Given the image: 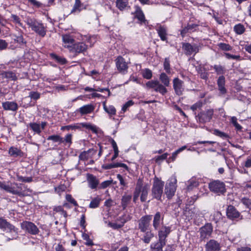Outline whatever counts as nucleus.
Returning <instances> with one entry per match:
<instances>
[{
    "mask_svg": "<svg viewBox=\"0 0 251 251\" xmlns=\"http://www.w3.org/2000/svg\"><path fill=\"white\" fill-rule=\"evenodd\" d=\"M29 126L35 132L39 134L41 131L40 128V125L36 123H30L29 124Z\"/></svg>",
    "mask_w": 251,
    "mask_h": 251,
    "instance_id": "nucleus-38",
    "label": "nucleus"
},
{
    "mask_svg": "<svg viewBox=\"0 0 251 251\" xmlns=\"http://www.w3.org/2000/svg\"><path fill=\"white\" fill-rule=\"evenodd\" d=\"M9 153L11 156L17 157L21 156L22 152L20 150L14 147H11L9 150Z\"/></svg>",
    "mask_w": 251,
    "mask_h": 251,
    "instance_id": "nucleus-35",
    "label": "nucleus"
},
{
    "mask_svg": "<svg viewBox=\"0 0 251 251\" xmlns=\"http://www.w3.org/2000/svg\"><path fill=\"white\" fill-rule=\"evenodd\" d=\"M205 251H220V244L216 240H210L205 246Z\"/></svg>",
    "mask_w": 251,
    "mask_h": 251,
    "instance_id": "nucleus-19",
    "label": "nucleus"
},
{
    "mask_svg": "<svg viewBox=\"0 0 251 251\" xmlns=\"http://www.w3.org/2000/svg\"><path fill=\"white\" fill-rule=\"evenodd\" d=\"M82 238L84 240L86 241V245L88 246H92L93 245L92 241L90 239L89 236L86 233L82 234Z\"/></svg>",
    "mask_w": 251,
    "mask_h": 251,
    "instance_id": "nucleus-55",
    "label": "nucleus"
},
{
    "mask_svg": "<svg viewBox=\"0 0 251 251\" xmlns=\"http://www.w3.org/2000/svg\"><path fill=\"white\" fill-rule=\"evenodd\" d=\"M214 134L224 139H226L228 138V135L226 133L222 132L218 129H215L214 130Z\"/></svg>",
    "mask_w": 251,
    "mask_h": 251,
    "instance_id": "nucleus-47",
    "label": "nucleus"
},
{
    "mask_svg": "<svg viewBox=\"0 0 251 251\" xmlns=\"http://www.w3.org/2000/svg\"><path fill=\"white\" fill-rule=\"evenodd\" d=\"M0 228L4 231L14 233L15 235L17 236L18 228L2 218H0Z\"/></svg>",
    "mask_w": 251,
    "mask_h": 251,
    "instance_id": "nucleus-10",
    "label": "nucleus"
},
{
    "mask_svg": "<svg viewBox=\"0 0 251 251\" xmlns=\"http://www.w3.org/2000/svg\"><path fill=\"white\" fill-rule=\"evenodd\" d=\"M1 75L3 77L11 80H15L17 78L15 74L11 71L4 72L1 74Z\"/></svg>",
    "mask_w": 251,
    "mask_h": 251,
    "instance_id": "nucleus-33",
    "label": "nucleus"
},
{
    "mask_svg": "<svg viewBox=\"0 0 251 251\" xmlns=\"http://www.w3.org/2000/svg\"><path fill=\"white\" fill-rule=\"evenodd\" d=\"M213 113V109H208L206 112H201L198 115L199 121L201 123L209 122L212 118Z\"/></svg>",
    "mask_w": 251,
    "mask_h": 251,
    "instance_id": "nucleus-16",
    "label": "nucleus"
},
{
    "mask_svg": "<svg viewBox=\"0 0 251 251\" xmlns=\"http://www.w3.org/2000/svg\"><path fill=\"white\" fill-rule=\"evenodd\" d=\"M165 241H159L151 245V251H162V248L165 245Z\"/></svg>",
    "mask_w": 251,
    "mask_h": 251,
    "instance_id": "nucleus-26",
    "label": "nucleus"
},
{
    "mask_svg": "<svg viewBox=\"0 0 251 251\" xmlns=\"http://www.w3.org/2000/svg\"><path fill=\"white\" fill-rule=\"evenodd\" d=\"M17 180L23 182H30L32 180V178L31 177H24L17 175Z\"/></svg>",
    "mask_w": 251,
    "mask_h": 251,
    "instance_id": "nucleus-45",
    "label": "nucleus"
},
{
    "mask_svg": "<svg viewBox=\"0 0 251 251\" xmlns=\"http://www.w3.org/2000/svg\"><path fill=\"white\" fill-rule=\"evenodd\" d=\"M51 56L55 59L58 62L61 63V64H65L66 62V60L65 58L60 57L55 54H51Z\"/></svg>",
    "mask_w": 251,
    "mask_h": 251,
    "instance_id": "nucleus-60",
    "label": "nucleus"
},
{
    "mask_svg": "<svg viewBox=\"0 0 251 251\" xmlns=\"http://www.w3.org/2000/svg\"><path fill=\"white\" fill-rule=\"evenodd\" d=\"M131 199V195H124L122 199V205L124 208H125L129 203Z\"/></svg>",
    "mask_w": 251,
    "mask_h": 251,
    "instance_id": "nucleus-37",
    "label": "nucleus"
},
{
    "mask_svg": "<svg viewBox=\"0 0 251 251\" xmlns=\"http://www.w3.org/2000/svg\"><path fill=\"white\" fill-rule=\"evenodd\" d=\"M234 30L237 34H242L245 32V28L243 25L239 24L234 26Z\"/></svg>",
    "mask_w": 251,
    "mask_h": 251,
    "instance_id": "nucleus-39",
    "label": "nucleus"
},
{
    "mask_svg": "<svg viewBox=\"0 0 251 251\" xmlns=\"http://www.w3.org/2000/svg\"><path fill=\"white\" fill-rule=\"evenodd\" d=\"M171 232V227L163 226L158 232L159 241H165V239Z\"/></svg>",
    "mask_w": 251,
    "mask_h": 251,
    "instance_id": "nucleus-22",
    "label": "nucleus"
},
{
    "mask_svg": "<svg viewBox=\"0 0 251 251\" xmlns=\"http://www.w3.org/2000/svg\"><path fill=\"white\" fill-rule=\"evenodd\" d=\"M81 6V1L80 0H75V3L74 5L73 9H72V12H75L76 11H80V8Z\"/></svg>",
    "mask_w": 251,
    "mask_h": 251,
    "instance_id": "nucleus-49",
    "label": "nucleus"
},
{
    "mask_svg": "<svg viewBox=\"0 0 251 251\" xmlns=\"http://www.w3.org/2000/svg\"><path fill=\"white\" fill-rule=\"evenodd\" d=\"M130 216L128 215H124L118 218V220L120 222V224L123 225V226L124 224L127 221L130 220Z\"/></svg>",
    "mask_w": 251,
    "mask_h": 251,
    "instance_id": "nucleus-44",
    "label": "nucleus"
},
{
    "mask_svg": "<svg viewBox=\"0 0 251 251\" xmlns=\"http://www.w3.org/2000/svg\"><path fill=\"white\" fill-rule=\"evenodd\" d=\"M164 69L166 71V72L170 74V61L169 59L167 58L165 59L164 62Z\"/></svg>",
    "mask_w": 251,
    "mask_h": 251,
    "instance_id": "nucleus-52",
    "label": "nucleus"
},
{
    "mask_svg": "<svg viewBox=\"0 0 251 251\" xmlns=\"http://www.w3.org/2000/svg\"><path fill=\"white\" fill-rule=\"evenodd\" d=\"M135 16L141 22H144L145 21L144 14L142 11L141 9L138 7H135Z\"/></svg>",
    "mask_w": 251,
    "mask_h": 251,
    "instance_id": "nucleus-29",
    "label": "nucleus"
},
{
    "mask_svg": "<svg viewBox=\"0 0 251 251\" xmlns=\"http://www.w3.org/2000/svg\"><path fill=\"white\" fill-rule=\"evenodd\" d=\"M163 218L161 217V214L159 212H157L154 216L152 226L155 230H157L160 226L162 222Z\"/></svg>",
    "mask_w": 251,
    "mask_h": 251,
    "instance_id": "nucleus-24",
    "label": "nucleus"
},
{
    "mask_svg": "<svg viewBox=\"0 0 251 251\" xmlns=\"http://www.w3.org/2000/svg\"><path fill=\"white\" fill-rule=\"evenodd\" d=\"M100 199L99 197H96L93 199L90 203L89 207L91 208H95L99 206Z\"/></svg>",
    "mask_w": 251,
    "mask_h": 251,
    "instance_id": "nucleus-40",
    "label": "nucleus"
},
{
    "mask_svg": "<svg viewBox=\"0 0 251 251\" xmlns=\"http://www.w3.org/2000/svg\"><path fill=\"white\" fill-rule=\"evenodd\" d=\"M116 67L119 73L125 75L127 73L128 69V63L121 56H118L115 60Z\"/></svg>",
    "mask_w": 251,
    "mask_h": 251,
    "instance_id": "nucleus-6",
    "label": "nucleus"
},
{
    "mask_svg": "<svg viewBox=\"0 0 251 251\" xmlns=\"http://www.w3.org/2000/svg\"><path fill=\"white\" fill-rule=\"evenodd\" d=\"M74 39H76L78 40L82 41H85L86 40H87V42H89L90 40H91L92 38L90 37L88 39H87V37L85 36H83L81 34H78L75 36H73Z\"/></svg>",
    "mask_w": 251,
    "mask_h": 251,
    "instance_id": "nucleus-51",
    "label": "nucleus"
},
{
    "mask_svg": "<svg viewBox=\"0 0 251 251\" xmlns=\"http://www.w3.org/2000/svg\"><path fill=\"white\" fill-rule=\"evenodd\" d=\"M49 140H52L55 142H59L63 143L64 142V140L62 138H61L59 135H51L48 137V138Z\"/></svg>",
    "mask_w": 251,
    "mask_h": 251,
    "instance_id": "nucleus-43",
    "label": "nucleus"
},
{
    "mask_svg": "<svg viewBox=\"0 0 251 251\" xmlns=\"http://www.w3.org/2000/svg\"><path fill=\"white\" fill-rule=\"evenodd\" d=\"M224 55L228 59H233V60H240V58H241L240 55H232L229 53H225Z\"/></svg>",
    "mask_w": 251,
    "mask_h": 251,
    "instance_id": "nucleus-53",
    "label": "nucleus"
},
{
    "mask_svg": "<svg viewBox=\"0 0 251 251\" xmlns=\"http://www.w3.org/2000/svg\"><path fill=\"white\" fill-rule=\"evenodd\" d=\"M213 227L211 224H206L200 229V239L204 240L211 236Z\"/></svg>",
    "mask_w": 251,
    "mask_h": 251,
    "instance_id": "nucleus-12",
    "label": "nucleus"
},
{
    "mask_svg": "<svg viewBox=\"0 0 251 251\" xmlns=\"http://www.w3.org/2000/svg\"><path fill=\"white\" fill-rule=\"evenodd\" d=\"M87 181L89 187L92 189H96L99 184V179L93 175L90 174H87Z\"/></svg>",
    "mask_w": 251,
    "mask_h": 251,
    "instance_id": "nucleus-20",
    "label": "nucleus"
},
{
    "mask_svg": "<svg viewBox=\"0 0 251 251\" xmlns=\"http://www.w3.org/2000/svg\"><path fill=\"white\" fill-rule=\"evenodd\" d=\"M79 158L80 160H86L89 158H91L88 151H84L82 152L79 155Z\"/></svg>",
    "mask_w": 251,
    "mask_h": 251,
    "instance_id": "nucleus-46",
    "label": "nucleus"
},
{
    "mask_svg": "<svg viewBox=\"0 0 251 251\" xmlns=\"http://www.w3.org/2000/svg\"><path fill=\"white\" fill-rule=\"evenodd\" d=\"M103 109L104 110L110 115H114L116 114V110L113 105L107 106L105 102L103 103Z\"/></svg>",
    "mask_w": 251,
    "mask_h": 251,
    "instance_id": "nucleus-32",
    "label": "nucleus"
},
{
    "mask_svg": "<svg viewBox=\"0 0 251 251\" xmlns=\"http://www.w3.org/2000/svg\"><path fill=\"white\" fill-rule=\"evenodd\" d=\"M95 106L92 104L84 105L77 109L75 112L79 113L81 116L89 114L94 111Z\"/></svg>",
    "mask_w": 251,
    "mask_h": 251,
    "instance_id": "nucleus-17",
    "label": "nucleus"
},
{
    "mask_svg": "<svg viewBox=\"0 0 251 251\" xmlns=\"http://www.w3.org/2000/svg\"><path fill=\"white\" fill-rule=\"evenodd\" d=\"M218 86H223L225 84V78L223 75L220 76L217 81Z\"/></svg>",
    "mask_w": 251,
    "mask_h": 251,
    "instance_id": "nucleus-63",
    "label": "nucleus"
},
{
    "mask_svg": "<svg viewBox=\"0 0 251 251\" xmlns=\"http://www.w3.org/2000/svg\"><path fill=\"white\" fill-rule=\"evenodd\" d=\"M26 24L38 35L44 37L47 33V27L42 23L38 22L34 18L27 17L25 21Z\"/></svg>",
    "mask_w": 251,
    "mask_h": 251,
    "instance_id": "nucleus-3",
    "label": "nucleus"
},
{
    "mask_svg": "<svg viewBox=\"0 0 251 251\" xmlns=\"http://www.w3.org/2000/svg\"><path fill=\"white\" fill-rule=\"evenodd\" d=\"M173 88L176 95L181 96L184 90V82L178 77H175L173 80Z\"/></svg>",
    "mask_w": 251,
    "mask_h": 251,
    "instance_id": "nucleus-13",
    "label": "nucleus"
},
{
    "mask_svg": "<svg viewBox=\"0 0 251 251\" xmlns=\"http://www.w3.org/2000/svg\"><path fill=\"white\" fill-rule=\"evenodd\" d=\"M79 125H81V127H85L86 129L91 130L94 132H97V127L96 126L93 125L90 123H80Z\"/></svg>",
    "mask_w": 251,
    "mask_h": 251,
    "instance_id": "nucleus-36",
    "label": "nucleus"
},
{
    "mask_svg": "<svg viewBox=\"0 0 251 251\" xmlns=\"http://www.w3.org/2000/svg\"><path fill=\"white\" fill-rule=\"evenodd\" d=\"M219 47L221 49L224 50H230L232 49L231 47L229 45L226 43H220Z\"/></svg>",
    "mask_w": 251,
    "mask_h": 251,
    "instance_id": "nucleus-56",
    "label": "nucleus"
},
{
    "mask_svg": "<svg viewBox=\"0 0 251 251\" xmlns=\"http://www.w3.org/2000/svg\"><path fill=\"white\" fill-rule=\"evenodd\" d=\"M157 33L162 41H165L167 39V31L163 26H160L157 29Z\"/></svg>",
    "mask_w": 251,
    "mask_h": 251,
    "instance_id": "nucleus-31",
    "label": "nucleus"
},
{
    "mask_svg": "<svg viewBox=\"0 0 251 251\" xmlns=\"http://www.w3.org/2000/svg\"><path fill=\"white\" fill-rule=\"evenodd\" d=\"M168 155V153H165L161 155L155 157V160L156 163H160L161 161L165 160Z\"/></svg>",
    "mask_w": 251,
    "mask_h": 251,
    "instance_id": "nucleus-54",
    "label": "nucleus"
},
{
    "mask_svg": "<svg viewBox=\"0 0 251 251\" xmlns=\"http://www.w3.org/2000/svg\"><path fill=\"white\" fill-rule=\"evenodd\" d=\"M214 69L218 75L224 74V68L220 65H214Z\"/></svg>",
    "mask_w": 251,
    "mask_h": 251,
    "instance_id": "nucleus-58",
    "label": "nucleus"
},
{
    "mask_svg": "<svg viewBox=\"0 0 251 251\" xmlns=\"http://www.w3.org/2000/svg\"><path fill=\"white\" fill-rule=\"evenodd\" d=\"M176 179L175 177L171 178L169 182L166 185L165 188V193L168 199H171L175 195L176 188Z\"/></svg>",
    "mask_w": 251,
    "mask_h": 251,
    "instance_id": "nucleus-8",
    "label": "nucleus"
},
{
    "mask_svg": "<svg viewBox=\"0 0 251 251\" xmlns=\"http://www.w3.org/2000/svg\"><path fill=\"white\" fill-rule=\"evenodd\" d=\"M63 46L70 50L73 45L75 43V40L73 36L70 34H64L62 36Z\"/></svg>",
    "mask_w": 251,
    "mask_h": 251,
    "instance_id": "nucleus-18",
    "label": "nucleus"
},
{
    "mask_svg": "<svg viewBox=\"0 0 251 251\" xmlns=\"http://www.w3.org/2000/svg\"><path fill=\"white\" fill-rule=\"evenodd\" d=\"M28 97L30 98L31 99L36 100L40 98V94L38 92L31 91L29 93Z\"/></svg>",
    "mask_w": 251,
    "mask_h": 251,
    "instance_id": "nucleus-50",
    "label": "nucleus"
},
{
    "mask_svg": "<svg viewBox=\"0 0 251 251\" xmlns=\"http://www.w3.org/2000/svg\"><path fill=\"white\" fill-rule=\"evenodd\" d=\"M80 128H81V125H79V124H75L74 125H70L62 126L61 128V129L62 130H75L76 129H80Z\"/></svg>",
    "mask_w": 251,
    "mask_h": 251,
    "instance_id": "nucleus-34",
    "label": "nucleus"
},
{
    "mask_svg": "<svg viewBox=\"0 0 251 251\" xmlns=\"http://www.w3.org/2000/svg\"><path fill=\"white\" fill-rule=\"evenodd\" d=\"M109 226L113 228V229H116L121 228L123 226V225L117 223H109Z\"/></svg>",
    "mask_w": 251,
    "mask_h": 251,
    "instance_id": "nucleus-64",
    "label": "nucleus"
},
{
    "mask_svg": "<svg viewBox=\"0 0 251 251\" xmlns=\"http://www.w3.org/2000/svg\"><path fill=\"white\" fill-rule=\"evenodd\" d=\"M66 199L70 203L73 204L75 206H77V203L76 201L72 197L71 195L67 194L66 196Z\"/></svg>",
    "mask_w": 251,
    "mask_h": 251,
    "instance_id": "nucleus-59",
    "label": "nucleus"
},
{
    "mask_svg": "<svg viewBox=\"0 0 251 251\" xmlns=\"http://www.w3.org/2000/svg\"><path fill=\"white\" fill-rule=\"evenodd\" d=\"M199 184L198 179L196 177H192L187 182V190H191L194 188L197 187Z\"/></svg>",
    "mask_w": 251,
    "mask_h": 251,
    "instance_id": "nucleus-28",
    "label": "nucleus"
},
{
    "mask_svg": "<svg viewBox=\"0 0 251 251\" xmlns=\"http://www.w3.org/2000/svg\"><path fill=\"white\" fill-rule=\"evenodd\" d=\"M159 79L163 84L157 80H152L147 82L146 86L147 88L153 89L155 92L164 95L167 92L165 87H168L170 85V78L165 73H162L160 75Z\"/></svg>",
    "mask_w": 251,
    "mask_h": 251,
    "instance_id": "nucleus-1",
    "label": "nucleus"
},
{
    "mask_svg": "<svg viewBox=\"0 0 251 251\" xmlns=\"http://www.w3.org/2000/svg\"><path fill=\"white\" fill-rule=\"evenodd\" d=\"M209 188L211 191L217 194L218 195L223 194L226 192L224 183L219 180L214 181L210 183Z\"/></svg>",
    "mask_w": 251,
    "mask_h": 251,
    "instance_id": "nucleus-7",
    "label": "nucleus"
},
{
    "mask_svg": "<svg viewBox=\"0 0 251 251\" xmlns=\"http://www.w3.org/2000/svg\"><path fill=\"white\" fill-rule=\"evenodd\" d=\"M2 107L4 110L15 111L18 106L16 102L14 101H6L2 103Z\"/></svg>",
    "mask_w": 251,
    "mask_h": 251,
    "instance_id": "nucleus-23",
    "label": "nucleus"
},
{
    "mask_svg": "<svg viewBox=\"0 0 251 251\" xmlns=\"http://www.w3.org/2000/svg\"><path fill=\"white\" fill-rule=\"evenodd\" d=\"M164 185V182L159 178L155 177L154 179L152 188V194L154 198L157 200H160L163 193Z\"/></svg>",
    "mask_w": 251,
    "mask_h": 251,
    "instance_id": "nucleus-5",
    "label": "nucleus"
},
{
    "mask_svg": "<svg viewBox=\"0 0 251 251\" xmlns=\"http://www.w3.org/2000/svg\"><path fill=\"white\" fill-rule=\"evenodd\" d=\"M118 167H122L126 170H127L128 169V167L126 164L122 163H110L105 164L103 166V168L107 170Z\"/></svg>",
    "mask_w": 251,
    "mask_h": 251,
    "instance_id": "nucleus-25",
    "label": "nucleus"
},
{
    "mask_svg": "<svg viewBox=\"0 0 251 251\" xmlns=\"http://www.w3.org/2000/svg\"><path fill=\"white\" fill-rule=\"evenodd\" d=\"M116 7L120 10H123L128 5V0H116Z\"/></svg>",
    "mask_w": 251,
    "mask_h": 251,
    "instance_id": "nucleus-30",
    "label": "nucleus"
},
{
    "mask_svg": "<svg viewBox=\"0 0 251 251\" xmlns=\"http://www.w3.org/2000/svg\"><path fill=\"white\" fill-rule=\"evenodd\" d=\"M151 218V215H147L142 217L139 220L138 227L141 232H146L148 230Z\"/></svg>",
    "mask_w": 251,
    "mask_h": 251,
    "instance_id": "nucleus-11",
    "label": "nucleus"
},
{
    "mask_svg": "<svg viewBox=\"0 0 251 251\" xmlns=\"http://www.w3.org/2000/svg\"><path fill=\"white\" fill-rule=\"evenodd\" d=\"M21 227L22 229L32 235H36L39 232L37 226L31 222L24 221L21 223Z\"/></svg>",
    "mask_w": 251,
    "mask_h": 251,
    "instance_id": "nucleus-9",
    "label": "nucleus"
},
{
    "mask_svg": "<svg viewBox=\"0 0 251 251\" xmlns=\"http://www.w3.org/2000/svg\"><path fill=\"white\" fill-rule=\"evenodd\" d=\"M150 186L148 184L143 185L142 181L139 179L137 182L135 191L133 194V201L136 202L140 194V200L141 201H145L147 199L148 191Z\"/></svg>",
    "mask_w": 251,
    "mask_h": 251,
    "instance_id": "nucleus-2",
    "label": "nucleus"
},
{
    "mask_svg": "<svg viewBox=\"0 0 251 251\" xmlns=\"http://www.w3.org/2000/svg\"><path fill=\"white\" fill-rule=\"evenodd\" d=\"M152 72L149 69H145L142 71V76L144 78L149 79L152 77Z\"/></svg>",
    "mask_w": 251,
    "mask_h": 251,
    "instance_id": "nucleus-41",
    "label": "nucleus"
},
{
    "mask_svg": "<svg viewBox=\"0 0 251 251\" xmlns=\"http://www.w3.org/2000/svg\"><path fill=\"white\" fill-rule=\"evenodd\" d=\"M0 188L13 195H23L21 187L16 183L0 181Z\"/></svg>",
    "mask_w": 251,
    "mask_h": 251,
    "instance_id": "nucleus-4",
    "label": "nucleus"
},
{
    "mask_svg": "<svg viewBox=\"0 0 251 251\" xmlns=\"http://www.w3.org/2000/svg\"><path fill=\"white\" fill-rule=\"evenodd\" d=\"M242 202L248 208L251 209V199L244 198L242 199Z\"/></svg>",
    "mask_w": 251,
    "mask_h": 251,
    "instance_id": "nucleus-57",
    "label": "nucleus"
},
{
    "mask_svg": "<svg viewBox=\"0 0 251 251\" xmlns=\"http://www.w3.org/2000/svg\"><path fill=\"white\" fill-rule=\"evenodd\" d=\"M187 147L186 146H183L181 147V148L177 149L176 151L175 152H174L172 153V156L171 157V159L174 161L176 159V158L177 157V155L178 153H179L180 152L186 149Z\"/></svg>",
    "mask_w": 251,
    "mask_h": 251,
    "instance_id": "nucleus-42",
    "label": "nucleus"
},
{
    "mask_svg": "<svg viewBox=\"0 0 251 251\" xmlns=\"http://www.w3.org/2000/svg\"><path fill=\"white\" fill-rule=\"evenodd\" d=\"M11 18L13 22L16 24H19L21 26H22V24L20 22V19L18 16L16 15L12 14L11 15Z\"/></svg>",
    "mask_w": 251,
    "mask_h": 251,
    "instance_id": "nucleus-62",
    "label": "nucleus"
},
{
    "mask_svg": "<svg viewBox=\"0 0 251 251\" xmlns=\"http://www.w3.org/2000/svg\"><path fill=\"white\" fill-rule=\"evenodd\" d=\"M143 232L144 234L142 238V240L144 243L148 244L154 237V234L150 230H147L146 232Z\"/></svg>",
    "mask_w": 251,
    "mask_h": 251,
    "instance_id": "nucleus-27",
    "label": "nucleus"
},
{
    "mask_svg": "<svg viewBox=\"0 0 251 251\" xmlns=\"http://www.w3.org/2000/svg\"><path fill=\"white\" fill-rule=\"evenodd\" d=\"M134 104V102L133 100H128L123 106L122 111L123 113H125L129 107L132 106Z\"/></svg>",
    "mask_w": 251,
    "mask_h": 251,
    "instance_id": "nucleus-48",
    "label": "nucleus"
},
{
    "mask_svg": "<svg viewBox=\"0 0 251 251\" xmlns=\"http://www.w3.org/2000/svg\"><path fill=\"white\" fill-rule=\"evenodd\" d=\"M87 49V45L84 41H82L74 43L69 51L75 53H80L86 50Z\"/></svg>",
    "mask_w": 251,
    "mask_h": 251,
    "instance_id": "nucleus-15",
    "label": "nucleus"
},
{
    "mask_svg": "<svg viewBox=\"0 0 251 251\" xmlns=\"http://www.w3.org/2000/svg\"><path fill=\"white\" fill-rule=\"evenodd\" d=\"M226 215L228 218L234 220L239 218L240 213L234 206L229 205L226 209Z\"/></svg>",
    "mask_w": 251,
    "mask_h": 251,
    "instance_id": "nucleus-21",
    "label": "nucleus"
},
{
    "mask_svg": "<svg viewBox=\"0 0 251 251\" xmlns=\"http://www.w3.org/2000/svg\"><path fill=\"white\" fill-rule=\"evenodd\" d=\"M202 105V103L201 101H198L191 106V109L193 111L196 110L200 108Z\"/></svg>",
    "mask_w": 251,
    "mask_h": 251,
    "instance_id": "nucleus-61",
    "label": "nucleus"
},
{
    "mask_svg": "<svg viewBox=\"0 0 251 251\" xmlns=\"http://www.w3.org/2000/svg\"><path fill=\"white\" fill-rule=\"evenodd\" d=\"M182 49L185 51V53L187 55L196 54L199 52V47L196 44L192 45L190 43H183Z\"/></svg>",
    "mask_w": 251,
    "mask_h": 251,
    "instance_id": "nucleus-14",
    "label": "nucleus"
}]
</instances>
